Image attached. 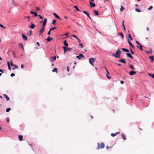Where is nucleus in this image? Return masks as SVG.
Returning <instances> with one entry per match:
<instances>
[{
	"label": "nucleus",
	"instance_id": "f257e3e1",
	"mask_svg": "<svg viewBox=\"0 0 154 154\" xmlns=\"http://www.w3.org/2000/svg\"><path fill=\"white\" fill-rule=\"evenodd\" d=\"M121 53V51L118 49L116 51V54L113 53L112 55L116 58H119L120 57Z\"/></svg>",
	"mask_w": 154,
	"mask_h": 154
},
{
	"label": "nucleus",
	"instance_id": "f03ea898",
	"mask_svg": "<svg viewBox=\"0 0 154 154\" xmlns=\"http://www.w3.org/2000/svg\"><path fill=\"white\" fill-rule=\"evenodd\" d=\"M136 43L137 45V48H139V49L140 50L143 51V50L142 48L143 46L141 45V44L138 41H136Z\"/></svg>",
	"mask_w": 154,
	"mask_h": 154
},
{
	"label": "nucleus",
	"instance_id": "7ed1b4c3",
	"mask_svg": "<svg viewBox=\"0 0 154 154\" xmlns=\"http://www.w3.org/2000/svg\"><path fill=\"white\" fill-rule=\"evenodd\" d=\"M95 58H90L89 59V62L91 65L94 66L93 63L95 62Z\"/></svg>",
	"mask_w": 154,
	"mask_h": 154
},
{
	"label": "nucleus",
	"instance_id": "20e7f679",
	"mask_svg": "<svg viewBox=\"0 0 154 154\" xmlns=\"http://www.w3.org/2000/svg\"><path fill=\"white\" fill-rule=\"evenodd\" d=\"M98 145V148L97 149H99L100 148H103L104 147V145L103 143H101L100 146V144L99 143H97Z\"/></svg>",
	"mask_w": 154,
	"mask_h": 154
},
{
	"label": "nucleus",
	"instance_id": "39448f33",
	"mask_svg": "<svg viewBox=\"0 0 154 154\" xmlns=\"http://www.w3.org/2000/svg\"><path fill=\"white\" fill-rule=\"evenodd\" d=\"M45 30L44 28L42 27L39 31V35H41V34L43 33Z\"/></svg>",
	"mask_w": 154,
	"mask_h": 154
},
{
	"label": "nucleus",
	"instance_id": "423d86ee",
	"mask_svg": "<svg viewBox=\"0 0 154 154\" xmlns=\"http://www.w3.org/2000/svg\"><path fill=\"white\" fill-rule=\"evenodd\" d=\"M136 73V71L131 70L129 72V74L130 75H133L134 74H135Z\"/></svg>",
	"mask_w": 154,
	"mask_h": 154
},
{
	"label": "nucleus",
	"instance_id": "0eeeda50",
	"mask_svg": "<svg viewBox=\"0 0 154 154\" xmlns=\"http://www.w3.org/2000/svg\"><path fill=\"white\" fill-rule=\"evenodd\" d=\"M84 56L82 54H81L79 55V56H77L76 57L79 59H81L82 57H84Z\"/></svg>",
	"mask_w": 154,
	"mask_h": 154
},
{
	"label": "nucleus",
	"instance_id": "6e6552de",
	"mask_svg": "<svg viewBox=\"0 0 154 154\" xmlns=\"http://www.w3.org/2000/svg\"><path fill=\"white\" fill-rule=\"evenodd\" d=\"M89 2L91 7H94L95 6V4L94 3L92 2L91 1H89Z\"/></svg>",
	"mask_w": 154,
	"mask_h": 154
},
{
	"label": "nucleus",
	"instance_id": "1a4fd4ad",
	"mask_svg": "<svg viewBox=\"0 0 154 154\" xmlns=\"http://www.w3.org/2000/svg\"><path fill=\"white\" fill-rule=\"evenodd\" d=\"M22 38H23V40L24 41L27 40V37H26V36L23 33H22Z\"/></svg>",
	"mask_w": 154,
	"mask_h": 154
},
{
	"label": "nucleus",
	"instance_id": "9d476101",
	"mask_svg": "<svg viewBox=\"0 0 154 154\" xmlns=\"http://www.w3.org/2000/svg\"><path fill=\"white\" fill-rule=\"evenodd\" d=\"M119 61L124 63H126V62L124 59H121L119 60Z\"/></svg>",
	"mask_w": 154,
	"mask_h": 154
},
{
	"label": "nucleus",
	"instance_id": "9b49d317",
	"mask_svg": "<svg viewBox=\"0 0 154 154\" xmlns=\"http://www.w3.org/2000/svg\"><path fill=\"white\" fill-rule=\"evenodd\" d=\"M31 24L30 25V28H31V29H34L35 27V25L33 23H32V22H31Z\"/></svg>",
	"mask_w": 154,
	"mask_h": 154
},
{
	"label": "nucleus",
	"instance_id": "f8f14e48",
	"mask_svg": "<svg viewBox=\"0 0 154 154\" xmlns=\"http://www.w3.org/2000/svg\"><path fill=\"white\" fill-rule=\"evenodd\" d=\"M56 59V57L54 56L53 57L51 58L50 59V60L51 62H53L54 61V60H55Z\"/></svg>",
	"mask_w": 154,
	"mask_h": 154
},
{
	"label": "nucleus",
	"instance_id": "ddd939ff",
	"mask_svg": "<svg viewBox=\"0 0 154 154\" xmlns=\"http://www.w3.org/2000/svg\"><path fill=\"white\" fill-rule=\"evenodd\" d=\"M128 44H129V45L131 46V47H132V48H134V46H133V44L131 43V42H130L129 39L128 38Z\"/></svg>",
	"mask_w": 154,
	"mask_h": 154
},
{
	"label": "nucleus",
	"instance_id": "4468645a",
	"mask_svg": "<svg viewBox=\"0 0 154 154\" xmlns=\"http://www.w3.org/2000/svg\"><path fill=\"white\" fill-rule=\"evenodd\" d=\"M126 55H127V57H129L131 59L133 58V57H132V56L131 55V54L129 53H126Z\"/></svg>",
	"mask_w": 154,
	"mask_h": 154
},
{
	"label": "nucleus",
	"instance_id": "2eb2a0df",
	"mask_svg": "<svg viewBox=\"0 0 154 154\" xmlns=\"http://www.w3.org/2000/svg\"><path fill=\"white\" fill-rule=\"evenodd\" d=\"M149 58L151 60V61L153 62L154 60V56H150L149 57Z\"/></svg>",
	"mask_w": 154,
	"mask_h": 154
},
{
	"label": "nucleus",
	"instance_id": "dca6fc26",
	"mask_svg": "<svg viewBox=\"0 0 154 154\" xmlns=\"http://www.w3.org/2000/svg\"><path fill=\"white\" fill-rule=\"evenodd\" d=\"M122 50L124 52H129V51L127 49L125 48H122Z\"/></svg>",
	"mask_w": 154,
	"mask_h": 154
},
{
	"label": "nucleus",
	"instance_id": "f3484780",
	"mask_svg": "<svg viewBox=\"0 0 154 154\" xmlns=\"http://www.w3.org/2000/svg\"><path fill=\"white\" fill-rule=\"evenodd\" d=\"M19 45L20 47V48L23 49V50H24L23 45V44L22 43H20L19 44Z\"/></svg>",
	"mask_w": 154,
	"mask_h": 154
},
{
	"label": "nucleus",
	"instance_id": "a211bd4d",
	"mask_svg": "<svg viewBox=\"0 0 154 154\" xmlns=\"http://www.w3.org/2000/svg\"><path fill=\"white\" fill-rule=\"evenodd\" d=\"M53 14L54 16L55 17H56V18H57L60 20H61L60 17L56 14L55 13H54Z\"/></svg>",
	"mask_w": 154,
	"mask_h": 154
},
{
	"label": "nucleus",
	"instance_id": "6ab92c4d",
	"mask_svg": "<svg viewBox=\"0 0 154 154\" xmlns=\"http://www.w3.org/2000/svg\"><path fill=\"white\" fill-rule=\"evenodd\" d=\"M65 48L66 49L67 51H70L72 50V48H68L67 47H65Z\"/></svg>",
	"mask_w": 154,
	"mask_h": 154
},
{
	"label": "nucleus",
	"instance_id": "aec40b11",
	"mask_svg": "<svg viewBox=\"0 0 154 154\" xmlns=\"http://www.w3.org/2000/svg\"><path fill=\"white\" fill-rule=\"evenodd\" d=\"M53 39V38H51L50 36H48L46 39L48 42H49Z\"/></svg>",
	"mask_w": 154,
	"mask_h": 154
},
{
	"label": "nucleus",
	"instance_id": "412c9836",
	"mask_svg": "<svg viewBox=\"0 0 154 154\" xmlns=\"http://www.w3.org/2000/svg\"><path fill=\"white\" fill-rule=\"evenodd\" d=\"M63 44L64 45L66 46V47H67L68 46V44L66 42V40H65L64 41V42H63Z\"/></svg>",
	"mask_w": 154,
	"mask_h": 154
},
{
	"label": "nucleus",
	"instance_id": "4be33fe9",
	"mask_svg": "<svg viewBox=\"0 0 154 154\" xmlns=\"http://www.w3.org/2000/svg\"><path fill=\"white\" fill-rule=\"evenodd\" d=\"M3 96L6 98L7 101H9V98L7 95L4 94H3Z\"/></svg>",
	"mask_w": 154,
	"mask_h": 154
},
{
	"label": "nucleus",
	"instance_id": "5701e85b",
	"mask_svg": "<svg viewBox=\"0 0 154 154\" xmlns=\"http://www.w3.org/2000/svg\"><path fill=\"white\" fill-rule=\"evenodd\" d=\"M18 139L20 141H21L23 140V136L22 135H19Z\"/></svg>",
	"mask_w": 154,
	"mask_h": 154
},
{
	"label": "nucleus",
	"instance_id": "b1692460",
	"mask_svg": "<svg viewBox=\"0 0 154 154\" xmlns=\"http://www.w3.org/2000/svg\"><path fill=\"white\" fill-rule=\"evenodd\" d=\"M121 135H122V138L124 140H126V138L125 135L123 134H122Z\"/></svg>",
	"mask_w": 154,
	"mask_h": 154
},
{
	"label": "nucleus",
	"instance_id": "393cba45",
	"mask_svg": "<svg viewBox=\"0 0 154 154\" xmlns=\"http://www.w3.org/2000/svg\"><path fill=\"white\" fill-rule=\"evenodd\" d=\"M83 12L87 16H89V14L88 12L85 11H83Z\"/></svg>",
	"mask_w": 154,
	"mask_h": 154
},
{
	"label": "nucleus",
	"instance_id": "a878e982",
	"mask_svg": "<svg viewBox=\"0 0 154 154\" xmlns=\"http://www.w3.org/2000/svg\"><path fill=\"white\" fill-rule=\"evenodd\" d=\"M73 7L75 8L77 11L81 12V11L79 9L77 6L75 5Z\"/></svg>",
	"mask_w": 154,
	"mask_h": 154
},
{
	"label": "nucleus",
	"instance_id": "bb28decb",
	"mask_svg": "<svg viewBox=\"0 0 154 154\" xmlns=\"http://www.w3.org/2000/svg\"><path fill=\"white\" fill-rule=\"evenodd\" d=\"M94 12L96 16H97L98 15V11L94 10Z\"/></svg>",
	"mask_w": 154,
	"mask_h": 154
},
{
	"label": "nucleus",
	"instance_id": "cd10ccee",
	"mask_svg": "<svg viewBox=\"0 0 154 154\" xmlns=\"http://www.w3.org/2000/svg\"><path fill=\"white\" fill-rule=\"evenodd\" d=\"M124 21L123 20L122 22V26H123V28L124 29V31H125L126 29H125V26L124 24Z\"/></svg>",
	"mask_w": 154,
	"mask_h": 154
},
{
	"label": "nucleus",
	"instance_id": "c85d7f7f",
	"mask_svg": "<svg viewBox=\"0 0 154 154\" xmlns=\"http://www.w3.org/2000/svg\"><path fill=\"white\" fill-rule=\"evenodd\" d=\"M120 36H121L122 37V39L123 38H124V35L123 34L122 32H120L119 33V34Z\"/></svg>",
	"mask_w": 154,
	"mask_h": 154
},
{
	"label": "nucleus",
	"instance_id": "c756f323",
	"mask_svg": "<svg viewBox=\"0 0 154 154\" xmlns=\"http://www.w3.org/2000/svg\"><path fill=\"white\" fill-rule=\"evenodd\" d=\"M130 68L132 70H134L135 69L133 66L131 65H130Z\"/></svg>",
	"mask_w": 154,
	"mask_h": 154
},
{
	"label": "nucleus",
	"instance_id": "7c9ffc66",
	"mask_svg": "<svg viewBox=\"0 0 154 154\" xmlns=\"http://www.w3.org/2000/svg\"><path fill=\"white\" fill-rule=\"evenodd\" d=\"M52 71L53 72H55L56 73L57 72V68H54L52 70Z\"/></svg>",
	"mask_w": 154,
	"mask_h": 154
},
{
	"label": "nucleus",
	"instance_id": "2f4dec72",
	"mask_svg": "<svg viewBox=\"0 0 154 154\" xmlns=\"http://www.w3.org/2000/svg\"><path fill=\"white\" fill-rule=\"evenodd\" d=\"M128 37L131 40H133V38L132 37L131 34H128Z\"/></svg>",
	"mask_w": 154,
	"mask_h": 154
},
{
	"label": "nucleus",
	"instance_id": "473e14b6",
	"mask_svg": "<svg viewBox=\"0 0 154 154\" xmlns=\"http://www.w3.org/2000/svg\"><path fill=\"white\" fill-rule=\"evenodd\" d=\"M148 75L150 76H151L152 77V78H154V74H151V73H149L148 74Z\"/></svg>",
	"mask_w": 154,
	"mask_h": 154
},
{
	"label": "nucleus",
	"instance_id": "72a5a7b5",
	"mask_svg": "<svg viewBox=\"0 0 154 154\" xmlns=\"http://www.w3.org/2000/svg\"><path fill=\"white\" fill-rule=\"evenodd\" d=\"M125 9V8L123 7L122 6H121V8H120V11H122Z\"/></svg>",
	"mask_w": 154,
	"mask_h": 154
},
{
	"label": "nucleus",
	"instance_id": "f704fd0d",
	"mask_svg": "<svg viewBox=\"0 0 154 154\" xmlns=\"http://www.w3.org/2000/svg\"><path fill=\"white\" fill-rule=\"evenodd\" d=\"M65 47H63V48L64 50V54L66 53V52L67 51L66 50V49L65 48Z\"/></svg>",
	"mask_w": 154,
	"mask_h": 154
},
{
	"label": "nucleus",
	"instance_id": "c9c22d12",
	"mask_svg": "<svg viewBox=\"0 0 154 154\" xmlns=\"http://www.w3.org/2000/svg\"><path fill=\"white\" fill-rule=\"evenodd\" d=\"M72 37H74L75 38H76L77 39H79V38H78L77 36L74 35H71Z\"/></svg>",
	"mask_w": 154,
	"mask_h": 154
},
{
	"label": "nucleus",
	"instance_id": "e433bc0d",
	"mask_svg": "<svg viewBox=\"0 0 154 154\" xmlns=\"http://www.w3.org/2000/svg\"><path fill=\"white\" fill-rule=\"evenodd\" d=\"M10 110H11V108H8L6 109V112H8Z\"/></svg>",
	"mask_w": 154,
	"mask_h": 154
},
{
	"label": "nucleus",
	"instance_id": "4c0bfd02",
	"mask_svg": "<svg viewBox=\"0 0 154 154\" xmlns=\"http://www.w3.org/2000/svg\"><path fill=\"white\" fill-rule=\"evenodd\" d=\"M135 10L136 11L138 12H141V11L137 8H136Z\"/></svg>",
	"mask_w": 154,
	"mask_h": 154
},
{
	"label": "nucleus",
	"instance_id": "58836bf2",
	"mask_svg": "<svg viewBox=\"0 0 154 154\" xmlns=\"http://www.w3.org/2000/svg\"><path fill=\"white\" fill-rule=\"evenodd\" d=\"M46 22H47V19L46 18H45L43 22V23L46 24Z\"/></svg>",
	"mask_w": 154,
	"mask_h": 154
},
{
	"label": "nucleus",
	"instance_id": "ea45409f",
	"mask_svg": "<svg viewBox=\"0 0 154 154\" xmlns=\"http://www.w3.org/2000/svg\"><path fill=\"white\" fill-rule=\"evenodd\" d=\"M152 8H153L152 6H150L149 7V8H148V10H151L152 9Z\"/></svg>",
	"mask_w": 154,
	"mask_h": 154
},
{
	"label": "nucleus",
	"instance_id": "a19ab883",
	"mask_svg": "<svg viewBox=\"0 0 154 154\" xmlns=\"http://www.w3.org/2000/svg\"><path fill=\"white\" fill-rule=\"evenodd\" d=\"M116 133H115V134L112 133L111 134V135L112 137H114V136H116Z\"/></svg>",
	"mask_w": 154,
	"mask_h": 154
},
{
	"label": "nucleus",
	"instance_id": "79ce46f5",
	"mask_svg": "<svg viewBox=\"0 0 154 154\" xmlns=\"http://www.w3.org/2000/svg\"><path fill=\"white\" fill-rule=\"evenodd\" d=\"M29 36H30L31 35H32V31L31 30H30L29 31Z\"/></svg>",
	"mask_w": 154,
	"mask_h": 154
},
{
	"label": "nucleus",
	"instance_id": "37998d69",
	"mask_svg": "<svg viewBox=\"0 0 154 154\" xmlns=\"http://www.w3.org/2000/svg\"><path fill=\"white\" fill-rule=\"evenodd\" d=\"M56 27H54L53 28H51L50 30V31H51V30H54V29H56Z\"/></svg>",
	"mask_w": 154,
	"mask_h": 154
},
{
	"label": "nucleus",
	"instance_id": "c03bdc74",
	"mask_svg": "<svg viewBox=\"0 0 154 154\" xmlns=\"http://www.w3.org/2000/svg\"><path fill=\"white\" fill-rule=\"evenodd\" d=\"M146 52L147 53V54H150L152 52V50L151 49V51L150 52H149V51H146Z\"/></svg>",
	"mask_w": 154,
	"mask_h": 154
},
{
	"label": "nucleus",
	"instance_id": "a18cd8bd",
	"mask_svg": "<svg viewBox=\"0 0 154 154\" xmlns=\"http://www.w3.org/2000/svg\"><path fill=\"white\" fill-rule=\"evenodd\" d=\"M69 35V33L68 32L64 34L63 35H66L67 36H68Z\"/></svg>",
	"mask_w": 154,
	"mask_h": 154
},
{
	"label": "nucleus",
	"instance_id": "49530a36",
	"mask_svg": "<svg viewBox=\"0 0 154 154\" xmlns=\"http://www.w3.org/2000/svg\"><path fill=\"white\" fill-rule=\"evenodd\" d=\"M14 64H13L12 61L11 60V66H14Z\"/></svg>",
	"mask_w": 154,
	"mask_h": 154
},
{
	"label": "nucleus",
	"instance_id": "de8ad7c7",
	"mask_svg": "<svg viewBox=\"0 0 154 154\" xmlns=\"http://www.w3.org/2000/svg\"><path fill=\"white\" fill-rule=\"evenodd\" d=\"M56 22V20H54L52 22V24H55Z\"/></svg>",
	"mask_w": 154,
	"mask_h": 154
},
{
	"label": "nucleus",
	"instance_id": "09e8293b",
	"mask_svg": "<svg viewBox=\"0 0 154 154\" xmlns=\"http://www.w3.org/2000/svg\"><path fill=\"white\" fill-rule=\"evenodd\" d=\"M130 51H131V54H133L134 53V52H133V51H132V50L131 49H130Z\"/></svg>",
	"mask_w": 154,
	"mask_h": 154
},
{
	"label": "nucleus",
	"instance_id": "8fccbe9b",
	"mask_svg": "<svg viewBox=\"0 0 154 154\" xmlns=\"http://www.w3.org/2000/svg\"><path fill=\"white\" fill-rule=\"evenodd\" d=\"M79 45L82 48H83V45L82 43H80Z\"/></svg>",
	"mask_w": 154,
	"mask_h": 154
},
{
	"label": "nucleus",
	"instance_id": "3c124183",
	"mask_svg": "<svg viewBox=\"0 0 154 154\" xmlns=\"http://www.w3.org/2000/svg\"><path fill=\"white\" fill-rule=\"evenodd\" d=\"M15 74L14 73H12L11 75V77H13L15 75Z\"/></svg>",
	"mask_w": 154,
	"mask_h": 154
},
{
	"label": "nucleus",
	"instance_id": "603ef678",
	"mask_svg": "<svg viewBox=\"0 0 154 154\" xmlns=\"http://www.w3.org/2000/svg\"><path fill=\"white\" fill-rule=\"evenodd\" d=\"M33 14H34L35 17H37L38 16L37 14L35 12H34Z\"/></svg>",
	"mask_w": 154,
	"mask_h": 154
},
{
	"label": "nucleus",
	"instance_id": "864d4df0",
	"mask_svg": "<svg viewBox=\"0 0 154 154\" xmlns=\"http://www.w3.org/2000/svg\"><path fill=\"white\" fill-rule=\"evenodd\" d=\"M38 16L39 17V18L40 19H43V17L42 16H41L40 15H38Z\"/></svg>",
	"mask_w": 154,
	"mask_h": 154
},
{
	"label": "nucleus",
	"instance_id": "5fc2aeb1",
	"mask_svg": "<svg viewBox=\"0 0 154 154\" xmlns=\"http://www.w3.org/2000/svg\"><path fill=\"white\" fill-rule=\"evenodd\" d=\"M14 68L15 69H17L18 68V66L16 65H14Z\"/></svg>",
	"mask_w": 154,
	"mask_h": 154
},
{
	"label": "nucleus",
	"instance_id": "6e6d98bb",
	"mask_svg": "<svg viewBox=\"0 0 154 154\" xmlns=\"http://www.w3.org/2000/svg\"><path fill=\"white\" fill-rule=\"evenodd\" d=\"M106 77L107 78L109 79H110L111 77L110 76H108L107 75H106Z\"/></svg>",
	"mask_w": 154,
	"mask_h": 154
},
{
	"label": "nucleus",
	"instance_id": "4d7b16f0",
	"mask_svg": "<svg viewBox=\"0 0 154 154\" xmlns=\"http://www.w3.org/2000/svg\"><path fill=\"white\" fill-rule=\"evenodd\" d=\"M0 26L1 27L3 28L4 29L5 28L4 27V26H3V25L1 24H0Z\"/></svg>",
	"mask_w": 154,
	"mask_h": 154
},
{
	"label": "nucleus",
	"instance_id": "13d9d810",
	"mask_svg": "<svg viewBox=\"0 0 154 154\" xmlns=\"http://www.w3.org/2000/svg\"><path fill=\"white\" fill-rule=\"evenodd\" d=\"M46 24L45 23H42V27L44 28Z\"/></svg>",
	"mask_w": 154,
	"mask_h": 154
},
{
	"label": "nucleus",
	"instance_id": "bf43d9fd",
	"mask_svg": "<svg viewBox=\"0 0 154 154\" xmlns=\"http://www.w3.org/2000/svg\"><path fill=\"white\" fill-rule=\"evenodd\" d=\"M6 120L8 122H9V120L8 118H7L6 119Z\"/></svg>",
	"mask_w": 154,
	"mask_h": 154
},
{
	"label": "nucleus",
	"instance_id": "052dcab7",
	"mask_svg": "<svg viewBox=\"0 0 154 154\" xmlns=\"http://www.w3.org/2000/svg\"><path fill=\"white\" fill-rule=\"evenodd\" d=\"M36 8V9L37 10H38V11H39V10H40V9H39V7H36V8Z\"/></svg>",
	"mask_w": 154,
	"mask_h": 154
},
{
	"label": "nucleus",
	"instance_id": "680f3d73",
	"mask_svg": "<svg viewBox=\"0 0 154 154\" xmlns=\"http://www.w3.org/2000/svg\"><path fill=\"white\" fill-rule=\"evenodd\" d=\"M51 31H50V30H49V31L48 32V35H50L51 34Z\"/></svg>",
	"mask_w": 154,
	"mask_h": 154
},
{
	"label": "nucleus",
	"instance_id": "e2e57ef3",
	"mask_svg": "<svg viewBox=\"0 0 154 154\" xmlns=\"http://www.w3.org/2000/svg\"><path fill=\"white\" fill-rule=\"evenodd\" d=\"M69 67L68 66H67V71L69 72Z\"/></svg>",
	"mask_w": 154,
	"mask_h": 154
},
{
	"label": "nucleus",
	"instance_id": "0e129e2a",
	"mask_svg": "<svg viewBox=\"0 0 154 154\" xmlns=\"http://www.w3.org/2000/svg\"><path fill=\"white\" fill-rule=\"evenodd\" d=\"M25 17L28 18V20H27L28 21H29L30 17L29 16H27V17Z\"/></svg>",
	"mask_w": 154,
	"mask_h": 154
},
{
	"label": "nucleus",
	"instance_id": "69168bd1",
	"mask_svg": "<svg viewBox=\"0 0 154 154\" xmlns=\"http://www.w3.org/2000/svg\"><path fill=\"white\" fill-rule=\"evenodd\" d=\"M8 69H9V70H11V68L10 67V66H8Z\"/></svg>",
	"mask_w": 154,
	"mask_h": 154
},
{
	"label": "nucleus",
	"instance_id": "338daca9",
	"mask_svg": "<svg viewBox=\"0 0 154 154\" xmlns=\"http://www.w3.org/2000/svg\"><path fill=\"white\" fill-rule=\"evenodd\" d=\"M91 20H92V19L91 18V17H90V14L89 15V16H87Z\"/></svg>",
	"mask_w": 154,
	"mask_h": 154
},
{
	"label": "nucleus",
	"instance_id": "774afa93",
	"mask_svg": "<svg viewBox=\"0 0 154 154\" xmlns=\"http://www.w3.org/2000/svg\"><path fill=\"white\" fill-rule=\"evenodd\" d=\"M91 20H92V19L91 18V17H90V14L89 15V16H87Z\"/></svg>",
	"mask_w": 154,
	"mask_h": 154
}]
</instances>
